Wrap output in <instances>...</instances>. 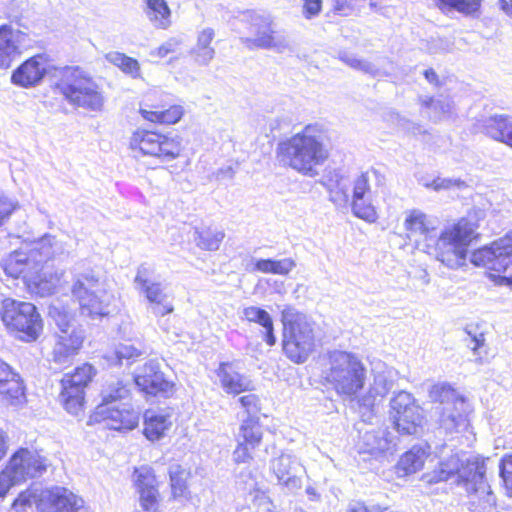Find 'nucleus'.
I'll return each instance as SVG.
<instances>
[{
	"instance_id": "53",
	"label": "nucleus",
	"mask_w": 512,
	"mask_h": 512,
	"mask_svg": "<svg viewBox=\"0 0 512 512\" xmlns=\"http://www.w3.org/2000/svg\"><path fill=\"white\" fill-rule=\"evenodd\" d=\"M35 502L38 503L35 495L30 491H24L14 500L12 508L16 512H27L28 508H31Z\"/></svg>"
},
{
	"instance_id": "34",
	"label": "nucleus",
	"mask_w": 512,
	"mask_h": 512,
	"mask_svg": "<svg viewBox=\"0 0 512 512\" xmlns=\"http://www.w3.org/2000/svg\"><path fill=\"white\" fill-rule=\"evenodd\" d=\"M242 318L262 326L265 330L264 339L266 343L269 346L275 345L276 337L274 335L273 320L266 310L256 306L245 307L242 311Z\"/></svg>"
},
{
	"instance_id": "32",
	"label": "nucleus",
	"mask_w": 512,
	"mask_h": 512,
	"mask_svg": "<svg viewBox=\"0 0 512 512\" xmlns=\"http://www.w3.org/2000/svg\"><path fill=\"white\" fill-rule=\"evenodd\" d=\"M150 303L151 311L156 316H164L172 313L174 307L168 300V295L164 291L160 282H152L138 290Z\"/></svg>"
},
{
	"instance_id": "51",
	"label": "nucleus",
	"mask_w": 512,
	"mask_h": 512,
	"mask_svg": "<svg viewBox=\"0 0 512 512\" xmlns=\"http://www.w3.org/2000/svg\"><path fill=\"white\" fill-rule=\"evenodd\" d=\"M239 402L248 414V417H258L261 410L260 399L256 394H247L239 398Z\"/></svg>"
},
{
	"instance_id": "44",
	"label": "nucleus",
	"mask_w": 512,
	"mask_h": 512,
	"mask_svg": "<svg viewBox=\"0 0 512 512\" xmlns=\"http://www.w3.org/2000/svg\"><path fill=\"white\" fill-rule=\"evenodd\" d=\"M339 59L348 65L349 67L359 70L365 74H368L373 77H379L384 75V73L376 67L373 63L365 60L357 58L354 54L343 51L339 53Z\"/></svg>"
},
{
	"instance_id": "26",
	"label": "nucleus",
	"mask_w": 512,
	"mask_h": 512,
	"mask_svg": "<svg viewBox=\"0 0 512 512\" xmlns=\"http://www.w3.org/2000/svg\"><path fill=\"white\" fill-rule=\"evenodd\" d=\"M27 40V35L9 25L0 26V68H9L12 62L21 54V48Z\"/></svg>"
},
{
	"instance_id": "49",
	"label": "nucleus",
	"mask_w": 512,
	"mask_h": 512,
	"mask_svg": "<svg viewBox=\"0 0 512 512\" xmlns=\"http://www.w3.org/2000/svg\"><path fill=\"white\" fill-rule=\"evenodd\" d=\"M330 200L337 205H345L349 201V187L344 177L337 179L335 187H329Z\"/></svg>"
},
{
	"instance_id": "38",
	"label": "nucleus",
	"mask_w": 512,
	"mask_h": 512,
	"mask_svg": "<svg viewBox=\"0 0 512 512\" xmlns=\"http://www.w3.org/2000/svg\"><path fill=\"white\" fill-rule=\"evenodd\" d=\"M101 402L107 408L125 403L129 399L130 390L121 381H113L107 384L101 391Z\"/></svg>"
},
{
	"instance_id": "9",
	"label": "nucleus",
	"mask_w": 512,
	"mask_h": 512,
	"mask_svg": "<svg viewBox=\"0 0 512 512\" xmlns=\"http://www.w3.org/2000/svg\"><path fill=\"white\" fill-rule=\"evenodd\" d=\"M0 317L5 327L17 333L25 342L36 341L42 330L43 323L34 304L5 298L0 303Z\"/></svg>"
},
{
	"instance_id": "11",
	"label": "nucleus",
	"mask_w": 512,
	"mask_h": 512,
	"mask_svg": "<svg viewBox=\"0 0 512 512\" xmlns=\"http://www.w3.org/2000/svg\"><path fill=\"white\" fill-rule=\"evenodd\" d=\"M430 397L439 403V422L446 431L452 432L465 423L466 401L450 384H436L430 391Z\"/></svg>"
},
{
	"instance_id": "58",
	"label": "nucleus",
	"mask_w": 512,
	"mask_h": 512,
	"mask_svg": "<svg viewBox=\"0 0 512 512\" xmlns=\"http://www.w3.org/2000/svg\"><path fill=\"white\" fill-rule=\"evenodd\" d=\"M252 448L249 444L241 442L238 440V445L233 452V459L236 463H247L252 459V455L250 453Z\"/></svg>"
},
{
	"instance_id": "13",
	"label": "nucleus",
	"mask_w": 512,
	"mask_h": 512,
	"mask_svg": "<svg viewBox=\"0 0 512 512\" xmlns=\"http://www.w3.org/2000/svg\"><path fill=\"white\" fill-rule=\"evenodd\" d=\"M486 473L485 460L480 456L454 454L439 463L433 472L430 482L447 481L456 476L457 481L464 487L475 477Z\"/></svg>"
},
{
	"instance_id": "17",
	"label": "nucleus",
	"mask_w": 512,
	"mask_h": 512,
	"mask_svg": "<svg viewBox=\"0 0 512 512\" xmlns=\"http://www.w3.org/2000/svg\"><path fill=\"white\" fill-rule=\"evenodd\" d=\"M46 460L36 450L20 448L11 457L7 470L16 483L41 476L46 471Z\"/></svg>"
},
{
	"instance_id": "54",
	"label": "nucleus",
	"mask_w": 512,
	"mask_h": 512,
	"mask_svg": "<svg viewBox=\"0 0 512 512\" xmlns=\"http://www.w3.org/2000/svg\"><path fill=\"white\" fill-rule=\"evenodd\" d=\"M154 272V269L147 264H141L138 269L134 279L135 287L137 290L145 287L146 285L152 283L151 276Z\"/></svg>"
},
{
	"instance_id": "43",
	"label": "nucleus",
	"mask_w": 512,
	"mask_h": 512,
	"mask_svg": "<svg viewBox=\"0 0 512 512\" xmlns=\"http://www.w3.org/2000/svg\"><path fill=\"white\" fill-rule=\"evenodd\" d=\"M296 266L292 258H284L280 260L259 259L255 263V269L262 273H271L277 275H287Z\"/></svg>"
},
{
	"instance_id": "30",
	"label": "nucleus",
	"mask_w": 512,
	"mask_h": 512,
	"mask_svg": "<svg viewBox=\"0 0 512 512\" xmlns=\"http://www.w3.org/2000/svg\"><path fill=\"white\" fill-rule=\"evenodd\" d=\"M221 387L227 394L238 395L253 390V382L240 374L234 363L222 362L217 369Z\"/></svg>"
},
{
	"instance_id": "19",
	"label": "nucleus",
	"mask_w": 512,
	"mask_h": 512,
	"mask_svg": "<svg viewBox=\"0 0 512 512\" xmlns=\"http://www.w3.org/2000/svg\"><path fill=\"white\" fill-rule=\"evenodd\" d=\"M270 469L277 478L278 483L283 485L289 492L294 493L301 489L305 468L295 456L282 453L271 460Z\"/></svg>"
},
{
	"instance_id": "37",
	"label": "nucleus",
	"mask_w": 512,
	"mask_h": 512,
	"mask_svg": "<svg viewBox=\"0 0 512 512\" xmlns=\"http://www.w3.org/2000/svg\"><path fill=\"white\" fill-rule=\"evenodd\" d=\"M423 416L419 406L412 407L394 419L395 427L400 434L416 435L422 427Z\"/></svg>"
},
{
	"instance_id": "56",
	"label": "nucleus",
	"mask_w": 512,
	"mask_h": 512,
	"mask_svg": "<svg viewBox=\"0 0 512 512\" xmlns=\"http://www.w3.org/2000/svg\"><path fill=\"white\" fill-rule=\"evenodd\" d=\"M18 203L10 198L0 195V226L11 216Z\"/></svg>"
},
{
	"instance_id": "7",
	"label": "nucleus",
	"mask_w": 512,
	"mask_h": 512,
	"mask_svg": "<svg viewBox=\"0 0 512 512\" xmlns=\"http://www.w3.org/2000/svg\"><path fill=\"white\" fill-rule=\"evenodd\" d=\"M49 316L55 324L52 359L55 363L66 364L82 348L85 332L76 324L73 315L57 304L50 306Z\"/></svg>"
},
{
	"instance_id": "33",
	"label": "nucleus",
	"mask_w": 512,
	"mask_h": 512,
	"mask_svg": "<svg viewBox=\"0 0 512 512\" xmlns=\"http://www.w3.org/2000/svg\"><path fill=\"white\" fill-rule=\"evenodd\" d=\"M143 12L156 29L167 30L172 25V11L166 0H144Z\"/></svg>"
},
{
	"instance_id": "55",
	"label": "nucleus",
	"mask_w": 512,
	"mask_h": 512,
	"mask_svg": "<svg viewBox=\"0 0 512 512\" xmlns=\"http://www.w3.org/2000/svg\"><path fill=\"white\" fill-rule=\"evenodd\" d=\"M386 509V507H382L379 504H366L361 501H351L346 508V512H383Z\"/></svg>"
},
{
	"instance_id": "23",
	"label": "nucleus",
	"mask_w": 512,
	"mask_h": 512,
	"mask_svg": "<svg viewBox=\"0 0 512 512\" xmlns=\"http://www.w3.org/2000/svg\"><path fill=\"white\" fill-rule=\"evenodd\" d=\"M470 512H495L496 497L486 481L485 474L475 477L465 486Z\"/></svg>"
},
{
	"instance_id": "21",
	"label": "nucleus",
	"mask_w": 512,
	"mask_h": 512,
	"mask_svg": "<svg viewBox=\"0 0 512 512\" xmlns=\"http://www.w3.org/2000/svg\"><path fill=\"white\" fill-rule=\"evenodd\" d=\"M0 399L5 405L18 407L25 403V386L20 375L0 360Z\"/></svg>"
},
{
	"instance_id": "14",
	"label": "nucleus",
	"mask_w": 512,
	"mask_h": 512,
	"mask_svg": "<svg viewBox=\"0 0 512 512\" xmlns=\"http://www.w3.org/2000/svg\"><path fill=\"white\" fill-rule=\"evenodd\" d=\"M130 148L143 155L171 161L181 152V142L177 137H168L154 131L138 130L130 138Z\"/></svg>"
},
{
	"instance_id": "52",
	"label": "nucleus",
	"mask_w": 512,
	"mask_h": 512,
	"mask_svg": "<svg viewBox=\"0 0 512 512\" xmlns=\"http://www.w3.org/2000/svg\"><path fill=\"white\" fill-rule=\"evenodd\" d=\"M424 186L432 188L435 191L447 190L453 187L462 188L466 186L465 182L461 179H450V178H436L431 183H425Z\"/></svg>"
},
{
	"instance_id": "6",
	"label": "nucleus",
	"mask_w": 512,
	"mask_h": 512,
	"mask_svg": "<svg viewBox=\"0 0 512 512\" xmlns=\"http://www.w3.org/2000/svg\"><path fill=\"white\" fill-rule=\"evenodd\" d=\"M283 351L294 363H304L315 349L313 324L292 307L282 311Z\"/></svg>"
},
{
	"instance_id": "62",
	"label": "nucleus",
	"mask_w": 512,
	"mask_h": 512,
	"mask_svg": "<svg viewBox=\"0 0 512 512\" xmlns=\"http://www.w3.org/2000/svg\"><path fill=\"white\" fill-rule=\"evenodd\" d=\"M303 2V13L306 18H312L321 11L322 0H303Z\"/></svg>"
},
{
	"instance_id": "42",
	"label": "nucleus",
	"mask_w": 512,
	"mask_h": 512,
	"mask_svg": "<svg viewBox=\"0 0 512 512\" xmlns=\"http://www.w3.org/2000/svg\"><path fill=\"white\" fill-rule=\"evenodd\" d=\"M464 332L467 335V338H465L466 345L472 350L475 361L483 363L487 357L484 334L478 332V329L474 326H467Z\"/></svg>"
},
{
	"instance_id": "48",
	"label": "nucleus",
	"mask_w": 512,
	"mask_h": 512,
	"mask_svg": "<svg viewBox=\"0 0 512 512\" xmlns=\"http://www.w3.org/2000/svg\"><path fill=\"white\" fill-rule=\"evenodd\" d=\"M143 353L144 351L141 347H136L135 345L128 343L119 344L115 350V355L120 364H123L124 361H126L127 364H130L143 355Z\"/></svg>"
},
{
	"instance_id": "47",
	"label": "nucleus",
	"mask_w": 512,
	"mask_h": 512,
	"mask_svg": "<svg viewBox=\"0 0 512 512\" xmlns=\"http://www.w3.org/2000/svg\"><path fill=\"white\" fill-rule=\"evenodd\" d=\"M390 406L393 419H395L396 416L402 415L406 413L408 409L410 410V408L417 407L418 405H416L415 399L410 393L400 391L391 399Z\"/></svg>"
},
{
	"instance_id": "22",
	"label": "nucleus",
	"mask_w": 512,
	"mask_h": 512,
	"mask_svg": "<svg viewBox=\"0 0 512 512\" xmlns=\"http://www.w3.org/2000/svg\"><path fill=\"white\" fill-rule=\"evenodd\" d=\"M368 173H362L353 181V194H352V212L353 214L367 222H374L377 219V214L374 206L372 205L371 189L369 183Z\"/></svg>"
},
{
	"instance_id": "60",
	"label": "nucleus",
	"mask_w": 512,
	"mask_h": 512,
	"mask_svg": "<svg viewBox=\"0 0 512 512\" xmlns=\"http://www.w3.org/2000/svg\"><path fill=\"white\" fill-rule=\"evenodd\" d=\"M235 173L236 170L232 165H226L214 171L210 175V179H214L216 181L232 180L235 176Z\"/></svg>"
},
{
	"instance_id": "3",
	"label": "nucleus",
	"mask_w": 512,
	"mask_h": 512,
	"mask_svg": "<svg viewBox=\"0 0 512 512\" xmlns=\"http://www.w3.org/2000/svg\"><path fill=\"white\" fill-rule=\"evenodd\" d=\"M277 153L280 160L298 173L315 177L317 166L328 158L325 135L320 125L310 124L304 129L278 144Z\"/></svg>"
},
{
	"instance_id": "63",
	"label": "nucleus",
	"mask_w": 512,
	"mask_h": 512,
	"mask_svg": "<svg viewBox=\"0 0 512 512\" xmlns=\"http://www.w3.org/2000/svg\"><path fill=\"white\" fill-rule=\"evenodd\" d=\"M16 481L12 478L10 472L5 468L0 473V498L4 497L9 491L10 487L16 485Z\"/></svg>"
},
{
	"instance_id": "41",
	"label": "nucleus",
	"mask_w": 512,
	"mask_h": 512,
	"mask_svg": "<svg viewBox=\"0 0 512 512\" xmlns=\"http://www.w3.org/2000/svg\"><path fill=\"white\" fill-rule=\"evenodd\" d=\"M238 440L249 444L252 449H255L260 444L262 431L258 417H247V419L243 420L239 429Z\"/></svg>"
},
{
	"instance_id": "24",
	"label": "nucleus",
	"mask_w": 512,
	"mask_h": 512,
	"mask_svg": "<svg viewBox=\"0 0 512 512\" xmlns=\"http://www.w3.org/2000/svg\"><path fill=\"white\" fill-rule=\"evenodd\" d=\"M135 486L139 495V504L146 512H156L159 502L157 480L150 467L135 469Z\"/></svg>"
},
{
	"instance_id": "29",
	"label": "nucleus",
	"mask_w": 512,
	"mask_h": 512,
	"mask_svg": "<svg viewBox=\"0 0 512 512\" xmlns=\"http://www.w3.org/2000/svg\"><path fill=\"white\" fill-rule=\"evenodd\" d=\"M478 130L492 138L512 147V116L495 114L478 122Z\"/></svg>"
},
{
	"instance_id": "36",
	"label": "nucleus",
	"mask_w": 512,
	"mask_h": 512,
	"mask_svg": "<svg viewBox=\"0 0 512 512\" xmlns=\"http://www.w3.org/2000/svg\"><path fill=\"white\" fill-rule=\"evenodd\" d=\"M140 114L145 120L158 124H175L179 122L184 114V108L181 105H172L167 109H147L141 108Z\"/></svg>"
},
{
	"instance_id": "35",
	"label": "nucleus",
	"mask_w": 512,
	"mask_h": 512,
	"mask_svg": "<svg viewBox=\"0 0 512 512\" xmlns=\"http://www.w3.org/2000/svg\"><path fill=\"white\" fill-rule=\"evenodd\" d=\"M426 451L419 446H413L403 454L397 463V473L400 476H407L419 471L425 462Z\"/></svg>"
},
{
	"instance_id": "50",
	"label": "nucleus",
	"mask_w": 512,
	"mask_h": 512,
	"mask_svg": "<svg viewBox=\"0 0 512 512\" xmlns=\"http://www.w3.org/2000/svg\"><path fill=\"white\" fill-rule=\"evenodd\" d=\"M499 470L506 492L512 497V455L505 456L501 460Z\"/></svg>"
},
{
	"instance_id": "18",
	"label": "nucleus",
	"mask_w": 512,
	"mask_h": 512,
	"mask_svg": "<svg viewBox=\"0 0 512 512\" xmlns=\"http://www.w3.org/2000/svg\"><path fill=\"white\" fill-rule=\"evenodd\" d=\"M57 68H53L47 59L42 55H36L24 63H22L11 76L13 84L23 88H32L41 83L45 76L50 78L51 87L53 88V72Z\"/></svg>"
},
{
	"instance_id": "61",
	"label": "nucleus",
	"mask_w": 512,
	"mask_h": 512,
	"mask_svg": "<svg viewBox=\"0 0 512 512\" xmlns=\"http://www.w3.org/2000/svg\"><path fill=\"white\" fill-rule=\"evenodd\" d=\"M427 107L433 108L438 112V118L451 112V105L448 101L434 100L430 98L424 102Z\"/></svg>"
},
{
	"instance_id": "4",
	"label": "nucleus",
	"mask_w": 512,
	"mask_h": 512,
	"mask_svg": "<svg viewBox=\"0 0 512 512\" xmlns=\"http://www.w3.org/2000/svg\"><path fill=\"white\" fill-rule=\"evenodd\" d=\"M320 378L339 395L352 397L359 392L366 380V368L353 353L333 350L323 358Z\"/></svg>"
},
{
	"instance_id": "12",
	"label": "nucleus",
	"mask_w": 512,
	"mask_h": 512,
	"mask_svg": "<svg viewBox=\"0 0 512 512\" xmlns=\"http://www.w3.org/2000/svg\"><path fill=\"white\" fill-rule=\"evenodd\" d=\"M96 374L94 367L85 363L64 374L61 380L60 401L64 409L71 415L79 416L85 405V389Z\"/></svg>"
},
{
	"instance_id": "16",
	"label": "nucleus",
	"mask_w": 512,
	"mask_h": 512,
	"mask_svg": "<svg viewBox=\"0 0 512 512\" xmlns=\"http://www.w3.org/2000/svg\"><path fill=\"white\" fill-rule=\"evenodd\" d=\"M39 512H88L84 500L64 487H53L41 492Z\"/></svg>"
},
{
	"instance_id": "5",
	"label": "nucleus",
	"mask_w": 512,
	"mask_h": 512,
	"mask_svg": "<svg viewBox=\"0 0 512 512\" xmlns=\"http://www.w3.org/2000/svg\"><path fill=\"white\" fill-rule=\"evenodd\" d=\"M53 88L72 106L88 111L103 109L105 98L99 84L78 67H63L53 72Z\"/></svg>"
},
{
	"instance_id": "46",
	"label": "nucleus",
	"mask_w": 512,
	"mask_h": 512,
	"mask_svg": "<svg viewBox=\"0 0 512 512\" xmlns=\"http://www.w3.org/2000/svg\"><path fill=\"white\" fill-rule=\"evenodd\" d=\"M169 477L172 495L174 498L184 497L187 491L188 472L179 464H172L169 467Z\"/></svg>"
},
{
	"instance_id": "40",
	"label": "nucleus",
	"mask_w": 512,
	"mask_h": 512,
	"mask_svg": "<svg viewBox=\"0 0 512 512\" xmlns=\"http://www.w3.org/2000/svg\"><path fill=\"white\" fill-rule=\"evenodd\" d=\"M483 0H435V5L443 12L457 11L465 16L479 13Z\"/></svg>"
},
{
	"instance_id": "59",
	"label": "nucleus",
	"mask_w": 512,
	"mask_h": 512,
	"mask_svg": "<svg viewBox=\"0 0 512 512\" xmlns=\"http://www.w3.org/2000/svg\"><path fill=\"white\" fill-rule=\"evenodd\" d=\"M193 53L195 54V59L199 64L207 65L214 58L215 50L212 47L203 48L195 46Z\"/></svg>"
},
{
	"instance_id": "39",
	"label": "nucleus",
	"mask_w": 512,
	"mask_h": 512,
	"mask_svg": "<svg viewBox=\"0 0 512 512\" xmlns=\"http://www.w3.org/2000/svg\"><path fill=\"white\" fill-rule=\"evenodd\" d=\"M225 234L222 230L205 228L196 229L194 232V242L196 246L206 251H216L219 249Z\"/></svg>"
},
{
	"instance_id": "8",
	"label": "nucleus",
	"mask_w": 512,
	"mask_h": 512,
	"mask_svg": "<svg viewBox=\"0 0 512 512\" xmlns=\"http://www.w3.org/2000/svg\"><path fill=\"white\" fill-rule=\"evenodd\" d=\"M71 292L83 316L97 319L111 313L114 297L102 289L99 277L93 271L76 275Z\"/></svg>"
},
{
	"instance_id": "20",
	"label": "nucleus",
	"mask_w": 512,
	"mask_h": 512,
	"mask_svg": "<svg viewBox=\"0 0 512 512\" xmlns=\"http://www.w3.org/2000/svg\"><path fill=\"white\" fill-rule=\"evenodd\" d=\"M94 417L97 421H103L109 429L132 430L138 425L139 412L126 402L109 408L97 405Z\"/></svg>"
},
{
	"instance_id": "28",
	"label": "nucleus",
	"mask_w": 512,
	"mask_h": 512,
	"mask_svg": "<svg viewBox=\"0 0 512 512\" xmlns=\"http://www.w3.org/2000/svg\"><path fill=\"white\" fill-rule=\"evenodd\" d=\"M392 447L391 434L384 427L364 431L358 442L360 454H369L375 458L391 450Z\"/></svg>"
},
{
	"instance_id": "64",
	"label": "nucleus",
	"mask_w": 512,
	"mask_h": 512,
	"mask_svg": "<svg viewBox=\"0 0 512 512\" xmlns=\"http://www.w3.org/2000/svg\"><path fill=\"white\" fill-rule=\"evenodd\" d=\"M121 70L124 73L129 74L133 78H137L140 76V65L136 59L131 57H127L124 60Z\"/></svg>"
},
{
	"instance_id": "25",
	"label": "nucleus",
	"mask_w": 512,
	"mask_h": 512,
	"mask_svg": "<svg viewBox=\"0 0 512 512\" xmlns=\"http://www.w3.org/2000/svg\"><path fill=\"white\" fill-rule=\"evenodd\" d=\"M135 385L146 394L157 395L167 393L172 385L164 378L159 363L154 360L146 362L134 376Z\"/></svg>"
},
{
	"instance_id": "2",
	"label": "nucleus",
	"mask_w": 512,
	"mask_h": 512,
	"mask_svg": "<svg viewBox=\"0 0 512 512\" xmlns=\"http://www.w3.org/2000/svg\"><path fill=\"white\" fill-rule=\"evenodd\" d=\"M59 253L62 249L56 238L45 235L11 252L1 265L8 276L21 277L31 293L45 297L54 293L62 276L45 264Z\"/></svg>"
},
{
	"instance_id": "1",
	"label": "nucleus",
	"mask_w": 512,
	"mask_h": 512,
	"mask_svg": "<svg viewBox=\"0 0 512 512\" xmlns=\"http://www.w3.org/2000/svg\"><path fill=\"white\" fill-rule=\"evenodd\" d=\"M404 227L411 241L424 242L429 254L448 268L458 269L466 264L468 246L478 225L474 217H463L438 234L426 214L415 209L407 213Z\"/></svg>"
},
{
	"instance_id": "57",
	"label": "nucleus",
	"mask_w": 512,
	"mask_h": 512,
	"mask_svg": "<svg viewBox=\"0 0 512 512\" xmlns=\"http://www.w3.org/2000/svg\"><path fill=\"white\" fill-rule=\"evenodd\" d=\"M180 44V39L172 37L168 39L166 42H164L161 46H159L155 51H153L152 55H156L158 57L163 58L170 53H174L178 49Z\"/></svg>"
},
{
	"instance_id": "45",
	"label": "nucleus",
	"mask_w": 512,
	"mask_h": 512,
	"mask_svg": "<svg viewBox=\"0 0 512 512\" xmlns=\"http://www.w3.org/2000/svg\"><path fill=\"white\" fill-rule=\"evenodd\" d=\"M249 481L245 483L244 490L249 491V495L251 497V501L255 508L256 512H273L272 507L273 504L269 500L268 496L264 491L258 489L256 487L257 483L251 478L250 474Z\"/></svg>"
},
{
	"instance_id": "10",
	"label": "nucleus",
	"mask_w": 512,
	"mask_h": 512,
	"mask_svg": "<svg viewBox=\"0 0 512 512\" xmlns=\"http://www.w3.org/2000/svg\"><path fill=\"white\" fill-rule=\"evenodd\" d=\"M242 21L249 25L252 37L241 38L247 47L272 49L283 52L289 49L288 37L276 30L270 15L256 11H247L243 14Z\"/></svg>"
},
{
	"instance_id": "27",
	"label": "nucleus",
	"mask_w": 512,
	"mask_h": 512,
	"mask_svg": "<svg viewBox=\"0 0 512 512\" xmlns=\"http://www.w3.org/2000/svg\"><path fill=\"white\" fill-rule=\"evenodd\" d=\"M372 371L375 372L373 382L371 383L368 392L359 400L362 407L371 411H373L374 407L383 401L393 387V382L385 373L387 369L382 362H377L372 368Z\"/></svg>"
},
{
	"instance_id": "15",
	"label": "nucleus",
	"mask_w": 512,
	"mask_h": 512,
	"mask_svg": "<svg viewBox=\"0 0 512 512\" xmlns=\"http://www.w3.org/2000/svg\"><path fill=\"white\" fill-rule=\"evenodd\" d=\"M470 262L476 267H484L501 273L512 264V231L488 246L472 252Z\"/></svg>"
},
{
	"instance_id": "31",
	"label": "nucleus",
	"mask_w": 512,
	"mask_h": 512,
	"mask_svg": "<svg viewBox=\"0 0 512 512\" xmlns=\"http://www.w3.org/2000/svg\"><path fill=\"white\" fill-rule=\"evenodd\" d=\"M171 426V415L167 412L147 410L144 414V435L150 441L164 437Z\"/></svg>"
}]
</instances>
